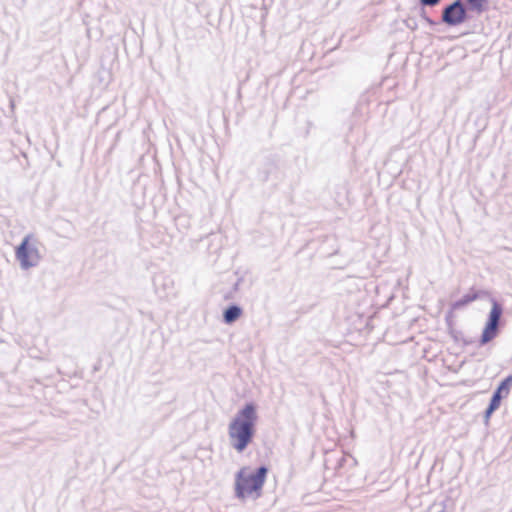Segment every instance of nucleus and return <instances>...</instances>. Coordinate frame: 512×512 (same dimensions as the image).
Masks as SVG:
<instances>
[{"instance_id":"1","label":"nucleus","mask_w":512,"mask_h":512,"mask_svg":"<svg viewBox=\"0 0 512 512\" xmlns=\"http://www.w3.org/2000/svg\"><path fill=\"white\" fill-rule=\"evenodd\" d=\"M257 421V407L250 402L239 409L229 422V442L237 452H243L252 442Z\"/></svg>"},{"instance_id":"2","label":"nucleus","mask_w":512,"mask_h":512,"mask_svg":"<svg viewBox=\"0 0 512 512\" xmlns=\"http://www.w3.org/2000/svg\"><path fill=\"white\" fill-rule=\"evenodd\" d=\"M267 473L268 469L265 466H260L255 472L250 471L247 467L241 468L235 476V495L237 498L255 499L259 497Z\"/></svg>"},{"instance_id":"3","label":"nucleus","mask_w":512,"mask_h":512,"mask_svg":"<svg viewBox=\"0 0 512 512\" xmlns=\"http://www.w3.org/2000/svg\"><path fill=\"white\" fill-rule=\"evenodd\" d=\"M41 243L33 233L26 234L15 249V258L22 270L37 267L43 256L40 251Z\"/></svg>"},{"instance_id":"4","label":"nucleus","mask_w":512,"mask_h":512,"mask_svg":"<svg viewBox=\"0 0 512 512\" xmlns=\"http://www.w3.org/2000/svg\"><path fill=\"white\" fill-rule=\"evenodd\" d=\"M502 313V306L496 300H492V308L489 313L488 321L480 338L481 345L487 344L497 336Z\"/></svg>"},{"instance_id":"5","label":"nucleus","mask_w":512,"mask_h":512,"mask_svg":"<svg viewBox=\"0 0 512 512\" xmlns=\"http://www.w3.org/2000/svg\"><path fill=\"white\" fill-rule=\"evenodd\" d=\"M467 13L460 0L454 1L445 7L442 13V21L450 26H456L466 20Z\"/></svg>"},{"instance_id":"6","label":"nucleus","mask_w":512,"mask_h":512,"mask_svg":"<svg viewBox=\"0 0 512 512\" xmlns=\"http://www.w3.org/2000/svg\"><path fill=\"white\" fill-rule=\"evenodd\" d=\"M511 386H512V375H509L499 384L497 389L494 391L490 401L497 400V405L500 406L501 399L503 397L508 396Z\"/></svg>"},{"instance_id":"7","label":"nucleus","mask_w":512,"mask_h":512,"mask_svg":"<svg viewBox=\"0 0 512 512\" xmlns=\"http://www.w3.org/2000/svg\"><path fill=\"white\" fill-rule=\"evenodd\" d=\"M242 310L237 305H231L227 309H225L223 313L224 322L227 324H231L235 322L241 315Z\"/></svg>"},{"instance_id":"8","label":"nucleus","mask_w":512,"mask_h":512,"mask_svg":"<svg viewBox=\"0 0 512 512\" xmlns=\"http://www.w3.org/2000/svg\"><path fill=\"white\" fill-rule=\"evenodd\" d=\"M435 512H445L446 510H453L455 507L451 501H440L434 504Z\"/></svg>"},{"instance_id":"9","label":"nucleus","mask_w":512,"mask_h":512,"mask_svg":"<svg viewBox=\"0 0 512 512\" xmlns=\"http://www.w3.org/2000/svg\"><path fill=\"white\" fill-rule=\"evenodd\" d=\"M477 298H478L477 293L466 294L458 302H456L455 306L459 307V306L466 305V304H468L470 302H473Z\"/></svg>"},{"instance_id":"10","label":"nucleus","mask_w":512,"mask_h":512,"mask_svg":"<svg viewBox=\"0 0 512 512\" xmlns=\"http://www.w3.org/2000/svg\"><path fill=\"white\" fill-rule=\"evenodd\" d=\"M486 0H467L470 5V8L481 12L483 10V4Z\"/></svg>"},{"instance_id":"11","label":"nucleus","mask_w":512,"mask_h":512,"mask_svg":"<svg viewBox=\"0 0 512 512\" xmlns=\"http://www.w3.org/2000/svg\"><path fill=\"white\" fill-rule=\"evenodd\" d=\"M499 408V405H497V400L490 401L489 406L487 407L485 411V419L488 421L492 413Z\"/></svg>"},{"instance_id":"12","label":"nucleus","mask_w":512,"mask_h":512,"mask_svg":"<svg viewBox=\"0 0 512 512\" xmlns=\"http://www.w3.org/2000/svg\"><path fill=\"white\" fill-rule=\"evenodd\" d=\"M440 2V0H420V3L423 6H435Z\"/></svg>"}]
</instances>
